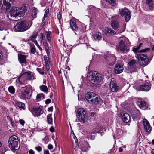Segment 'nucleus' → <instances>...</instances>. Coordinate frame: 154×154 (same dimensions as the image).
Wrapping results in <instances>:
<instances>
[{
    "instance_id": "nucleus-1",
    "label": "nucleus",
    "mask_w": 154,
    "mask_h": 154,
    "mask_svg": "<svg viewBox=\"0 0 154 154\" xmlns=\"http://www.w3.org/2000/svg\"><path fill=\"white\" fill-rule=\"evenodd\" d=\"M35 77V75L33 73L30 72H26L19 77L16 81L19 84L25 85L27 83L28 80H33Z\"/></svg>"
},
{
    "instance_id": "nucleus-2",
    "label": "nucleus",
    "mask_w": 154,
    "mask_h": 154,
    "mask_svg": "<svg viewBox=\"0 0 154 154\" xmlns=\"http://www.w3.org/2000/svg\"><path fill=\"white\" fill-rule=\"evenodd\" d=\"M85 98L88 102L95 104H101L103 102L101 98L97 96L96 94L92 92H88L86 95Z\"/></svg>"
},
{
    "instance_id": "nucleus-3",
    "label": "nucleus",
    "mask_w": 154,
    "mask_h": 154,
    "mask_svg": "<svg viewBox=\"0 0 154 154\" xmlns=\"http://www.w3.org/2000/svg\"><path fill=\"white\" fill-rule=\"evenodd\" d=\"M103 78V76L101 74L96 71H94L90 73L88 79L92 84H96L101 81Z\"/></svg>"
},
{
    "instance_id": "nucleus-4",
    "label": "nucleus",
    "mask_w": 154,
    "mask_h": 154,
    "mask_svg": "<svg viewBox=\"0 0 154 154\" xmlns=\"http://www.w3.org/2000/svg\"><path fill=\"white\" fill-rule=\"evenodd\" d=\"M30 27L26 21H20L15 26L14 29L16 32H24L28 29Z\"/></svg>"
},
{
    "instance_id": "nucleus-5",
    "label": "nucleus",
    "mask_w": 154,
    "mask_h": 154,
    "mask_svg": "<svg viewBox=\"0 0 154 154\" xmlns=\"http://www.w3.org/2000/svg\"><path fill=\"white\" fill-rule=\"evenodd\" d=\"M18 141V137L15 135L9 138V146L12 150H16L19 149Z\"/></svg>"
},
{
    "instance_id": "nucleus-6",
    "label": "nucleus",
    "mask_w": 154,
    "mask_h": 154,
    "mask_svg": "<svg viewBox=\"0 0 154 154\" xmlns=\"http://www.w3.org/2000/svg\"><path fill=\"white\" fill-rule=\"evenodd\" d=\"M120 42L119 45L118 47V50L122 53H126L129 51V49L126 46V41L128 40V39L125 38H119Z\"/></svg>"
},
{
    "instance_id": "nucleus-7",
    "label": "nucleus",
    "mask_w": 154,
    "mask_h": 154,
    "mask_svg": "<svg viewBox=\"0 0 154 154\" xmlns=\"http://www.w3.org/2000/svg\"><path fill=\"white\" fill-rule=\"evenodd\" d=\"M86 112L84 109L81 108L77 111L76 116L78 121L80 122L84 123L87 117Z\"/></svg>"
},
{
    "instance_id": "nucleus-8",
    "label": "nucleus",
    "mask_w": 154,
    "mask_h": 154,
    "mask_svg": "<svg viewBox=\"0 0 154 154\" xmlns=\"http://www.w3.org/2000/svg\"><path fill=\"white\" fill-rule=\"evenodd\" d=\"M104 57L107 63L109 65H113L116 63V59L114 54L108 53L104 55Z\"/></svg>"
},
{
    "instance_id": "nucleus-9",
    "label": "nucleus",
    "mask_w": 154,
    "mask_h": 154,
    "mask_svg": "<svg viewBox=\"0 0 154 154\" xmlns=\"http://www.w3.org/2000/svg\"><path fill=\"white\" fill-rule=\"evenodd\" d=\"M88 9L89 10L90 15L89 16L93 19H96L100 16L99 13L100 9L96 8L92 6H88Z\"/></svg>"
},
{
    "instance_id": "nucleus-10",
    "label": "nucleus",
    "mask_w": 154,
    "mask_h": 154,
    "mask_svg": "<svg viewBox=\"0 0 154 154\" xmlns=\"http://www.w3.org/2000/svg\"><path fill=\"white\" fill-rule=\"evenodd\" d=\"M137 58L138 60L140 65L141 66H146L149 63L148 57L144 54H141L137 55Z\"/></svg>"
},
{
    "instance_id": "nucleus-11",
    "label": "nucleus",
    "mask_w": 154,
    "mask_h": 154,
    "mask_svg": "<svg viewBox=\"0 0 154 154\" xmlns=\"http://www.w3.org/2000/svg\"><path fill=\"white\" fill-rule=\"evenodd\" d=\"M119 13L121 16L125 18L126 22H128L130 20L131 14L128 9L126 8L120 9Z\"/></svg>"
},
{
    "instance_id": "nucleus-12",
    "label": "nucleus",
    "mask_w": 154,
    "mask_h": 154,
    "mask_svg": "<svg viewBox=\"0 0 154 154\" xmlns=\"http://www.w3.org/2000/svg\"><path fill=\"white\" fill-rule=\"evenodd\" d=\"M29 8V5L27 4H24L21 8H17L18 16L19 17L24 16Z\"/></svg>"
},
{
    "instance_id": "nucleus-13",
    "label": "nucleus",
    "mask_w": 154,
    "mask_h": 154,
    "mask_svg": "<svg viewBox=\"0 0 154 154\" xmlns=\"http://www.w3.org/2000/svg\"><path fill=\"white\" fill-rule=\"evenodd\" d=\"M10 0H0V9L4 10L9 9L11 6Z\"/></svg>"
},
{
    "instance_id": "nucleus-14",
    "label": "nucleus",
    "mask_w": 154,
    "mask_h": 154,
    "mask_svg": "<svg viewBox=\"0 0 154 154\" xmlns=\"http://www.w3.org/2000/svg\"><path fill=\"white\" fill-rule=\"evenodd\" d=\"M17 16H18V14L17 8L16 7L13 8L7 15L8 18L10 20H12L11 18H14Z\"/></svg>"
},
{
    "instance_id": "nucleus-15",
    "label": "nucleus",
    "mask_w": 154,
    "mask_h": 154,
    "mask_svg": "<svg viewBox=\"0 0 154 154\" xmlns=\"http://www.w3.org/2000/svg\"><path fill=\"white\" fill-rule=\"evenodd\" d=\"M30 111L33 115L35 116H39L43 112V111L40 107H33L31 108Z\"/></svg>"
},
{
    "instance_id": "nucleus-16",
    "label": "nucleus",
    "mask_w": 154,
    "mask_h": 154,
    "mask_svg": "<svg viewBox=\"0 0 154 154\" xmlns=\"http://www.w3.org/2000/svg\"><path fill=\"white\" fill-rule=\"evenodd\" d=\"M110 87L111 91L113 92H116L118 91L119 87L117 86L116 83L115 79L114 78L111 79L110 82Z\"/></svg>"
},
{
    "instance_id": "nucleus-17",
    "label": "nucleus",
    "mask_w": 154,
    "mask_h": 154,
    "mask_svg": "<svg viewBox=\"0 0 154 154\" xmlns=\"http://www.w3.org/2000/svg\"><path fill=\"white\" fill-rule=\"evenodd\" d=\"M151 88V84L149 82H147L143 84L140 86V91H148Z\"/></svg>"
},
{
    "instance_id": "nucleus-18",
    "label": "nucleus",
    "mask_w": 154,
    "mask_h": 154,
    "mask_svg": "<svg viewBox=\"0 0 154 154\" xmlns=\"http://www.w3.org/2000/svg\"><path fill=\"white\" fill-rule=\"evenodd\" d=\"M21 97L25 99H29L31 96L30 90L26 88L23 89L21 93Z\"/></svg>"
},
{
    "instance_id": "nucleus-19",
    "label": "nucleus",
    "mask_w": 154,
    "mask_h": 154,
    "mask_svg": "<svg viewBox=\"0 0 154 154\" xmlns=\"http://www.w3.org/2000/svg\"><path fill=\"white\" fill-rule=\"evenodd\" d=\"M143 123L145 131L146 132H149L151 131V128L148 121L146 119H144L143 120Z\"/></svg>"
},
{
    "instance_id": "nucleus-20",
    "label": "nucleus",
    "mask_w": 154,
    "mask_h": 154,
    "mask_svg": "<svg viewBox=\"0 0 154 154\" xmlns=\"http://www.w3.org/2000/svg\"><path fill=\"white\" fill-rule=\"evenodd\" d=\"M122 116V121L125 123H128L129 122L130 119V117L127 113L122 112L121 113Z\"/></svg>"
},
{
    "instance_id": "nucleus-21",
    "label": "nucleus",
    "mask_w": 154,
    "mask_h": 154,
    "mask_svg": "<svg viewBox=\"0 0 154 154\" xmlns=\"http://www.w3.org/2000/svg\"><path fill=\"white\" fill-rule=\"evenodd\" d=\"M137 104L139 107L142 109L145 110L147 108V104L145 101H138L137 102Z\"/></svg>"
},
{
    "instance_id": "nucleus-22",
    "label": "nucleus",
    "mask_w": 154,
    "mask_h": 154,
    "mask_svg": "<svg viewBox=\"0 0 154 154\" xmlns=\"http://www.w3.org/2000/svg\"><path fill=\"white\" fill-rule=\"evenodd\" d=\"M123 70V67L119 64H116L114 69L115 72L116 74H120L122 73Z\"/></svg>"
},
{
    "instance_id": "nucleus-23",
    "label": "nucleus",
    "mask_w": 154,
    "mask_h": 154,
    "mask_svg": "<svg viewBox=\"0 0 154 154\" xmlns=\"http://www.w3.org/2000/svg\"><path fill=\"white\" fill-rule=\"evenodd\" d=\"M104 32L108 35H113L116 34V33L115 31L112 30L111 28H108L106 27L104 28L103 30Z\"/></svg>"
},
{
    "instance_id": "nucleus-24",
    "label": "nucleus",
    "mask_w": 154,
    "mask_h": 154,
    "mask_svg": "<svg viewBox=\"0 0 154 154\" xmlns=\"http://www.w3.org/2000/svg\"><path fill=\"white\" fill-rule=\"evenodd\" d=\"M9 23H6L3 21H0V30L2 31L5 29L6 30L7 28H8L9 26Z\"/></svg>"
},
{
    "instance_id": "nucleus-25",
    "label": "nucleus",
    "mask_w": 154,
    "mask_h": 154,
    "mask_svg": "<svg viewBox=\"0 0 154 154\" xmlns=\"http://www.w3.org/2000/svg\"><path fill=\"white\" fill-rule=\"evenodd\" d=\"M139 47H138L137 48H134L133 50V51L135 53H138L140 52H145L148 51L150 49L148 48H146L143 49L139 50Z\"/></svg>"
},
{
    "instance_id": "nucleus-26",
    "label": "nucleus",
    "mask_w": 154,
    "mask_h": 154,
    "mask_svg": "<svg viewBox=\"0 0 154 154\" xmlns=\"http://www.w3.org/2000/svg\"><path fill=\"white\" fill-rule=\"evenodd\" d=\"M136 61L134 59L131 60L128 63L129 68L131 69H135L136 67Z\"/></svg>"
},
{
    "instance_id": "nucleus-27",
    "label": "nucleus",
    "mask_w": 154,
    "mask_h": 154,
    "mask_svg": "<svg viewBox=\"0 0 154 154\" xmlns=\"http://www.w3.org/2000/svg\"><path fill=\"white\" fill-rule=\"evenodd\" d=\"M111 23L112 27L115 29H116L119 27V23L117 20H113Z\"/></svg>"
},
{
    "instance_id": "nucleus-28",
    "label": "nucleus",
    "mask_w": 154,
    "mask_h": 154,
    "mask_svg": "<svg viewBox=\"0 0 154 154\" xmlns=\"http://www.w3.org/2000/svg\"><path fill=\"white\" fill-rule=\"evenodd\" d=\"M93 37L95 40H100L102 39V35L101 33L98 32L94 34Z\"/></svg>"
},
{
    "instance_id": "nucleus-29",
    "label": "nucleus",
    "mask_w": 154,
    "mask_h": 154,
    "mask_svg": "<svg viewBox=\"0 0 154 154\" xmlns=\"http://www.w3.org/2000/svg\"><path fill=\"white\" fill-rule=\"evenodd\" d=\"M18 58L20 63H26V57L25 55H22L21 54H18Z\"/></svg>"
},
{
    "instance_id": "nucleus-30",
    "label": "nucleus",
    "mask_w": 154,
    "mask_h": 154,
    "mask_svg": "<svg viewBox=\"0 0 154 154\" xmlns=\"http://www.w3.org/2000/svg\"><path fill=\"white\" fill-rule=\"evenodd\" d=\"M41 45L43 46L45 49L47 53L48 54V51L49 50V47L48 43L46 41H44L43 42H41Z\"/></svg>"
},
{
    "instance_id": "nucleus-31",
    "label": "nucleus",
    "mask_w": 154,
    "mask_h": 154,
    "mask_svg": "<svg viewBox=\"0 0 154 154\" xmlns=\"http://www.w3.org/2000/svg\"><path fill=\"white\" fill-rule=\"evenodd\" d=\"M15 105L16 106L19 108L24 110L25 109V104L23 103L20 102H17L15 103Z\"/></svg>"
},
{
    "instance_id": "nucleus-32",
    "label": "nucleus",
    "mask_w": 154,
    "mask_h": 154,
    "mask_svg": "<svg viewBox=\"0 0 154 154\" xmlns=\"http://www.w3.org/2000/svg\"><path fill=\"white\" fill-rule=\"evenodd\" d=\"M38 12V11L37 8H33L32 12V16L33 18H35L36 17V15Z\"/></svg>"
},
{
    "instance_id": "nucleus-33",
    "label": "nucleus",
    "mask_w": 154,
    "mask_h": 154,
    "mask_svg": "<svg viewBox=\"0 0 154 154\" xmlns=\"http://www.w3.org/2000/svg\"><path fill=\"white\" fill-rule=\"evenodd\" d=\"M51 114H49L47 116V120L48 123L52 124L53 123V119L51 117Z\"/></svg>"
},
{
    "instance_id": "nucleus-34",
    "label": "nucleus",
    "mask_w": 154,
    "mask_h": 154,
    "mask_svg": "<svg viewBox=\"0 0 154 154\" xmlns=\"http://www.w3.org/2000/svg\"><path fill=\"white\" fill-rule=\"evenodd\" d=\"M147 4L148 5L150 9H152L154 7V5L152 4V0H146Z\"/></svg>"
},
{
    "instance_id": "nucleus-35",
    "label": "nucleus",
    "mask_w": 154,
    "mask_h": 154,
    "mask_svg": "<svg viewBox=\"0 0 154 154\" xmlns=\"http://www.w3.org/2000/svg\"><path fill=\"white\" fill-rule=\"evenodd\" d=\"M72 137H73V138L74 139V140L75 141L76 146L74 148V149L75 150H76L77 149L78 146H79L78 143V140H77V139L76 136L74 135V134L72 135Z\"/></svg>"
},
{
    "instance_id": "nucleus-36",
    "label": "nucleus",
    "mask_w": 154,
    "mask_h": 154,
    "mask_svg": "<svg viewBox=\"0 0 154 154\" xmlns=\"http://www.w3.org/2000/svg\"><path fill=\"white\" fill-rule=\"evenodd\" d=\"M102 127V126L100 125H98L95 128V130L92 133H95L98 132H99L101 131V128Z\"/></svg>"
},
{
    "instance_id": "nucleus-37",
    "label": "nucleus",
    "mask_w": 154,
    "mask_h": 154,
    "mask_svg": "<svg viewBox=\"0 0 154 154\" xmlns=\"http://www.w3.org/2000/svg\"><path fill=\"white\" fill-rule=\"evenodd\" d=\"M41 90L45 92H46L48 91V88L47 86L45 85H42L40 87Z\"/></svg>"
},
{
    "instance_id": "nucleus-38",
    "label": "nucleus",
    "mask_w": 154,
    "mask_h": 154,
    "mask_svg": "<svg viewBox=\"0 0 154 154\" xmlns=\"http://www.w3.org/2000/svg\"><path fill=\"white\" fill-rule=\"evenodd\" d=\"M77 20L74 18H72L70 20V26H73V25L76 23Z\"/></svg>"
},
{
    "instance_id": "nucleus-39",
    "label": "nucleus",
    "mask_w": 154,
    "mask_h": 154,
    "mask_svg": "<svg viewBox=\"0 0 154 154\" xmlns=\"http://www.w3.org/2000/svg\"><path fill=\"white\" fill-rule=\"evenodd\" d=\"M9 92L12 94H14L15 92V89L13 86H10L8 88Z\"/></svg>"
},
{
    "instance_id": "nucleus-40",
    "label": "nucleus",
    "mask_w": 154,
    "mask_h": 154,
    "mask_svg": "<svg viewBox=\"0 0 154 154\" xmlns=\"http://www.w3.org/2000/svg\"><path fill=\"white\" fill-rule=\"evenodd\" d=\"M30 52L32 54H35L36 50L33 45L30 44Z\"/></svg>"
},
{
    "instance_id": "nucleus-41",
    "label": "nucleus",
    "mask_w": 154,
    "mask_h": 154,
    "mask_svg": "<svg viewBox=\"0 0 154 154\" xmlns=\"http://www.w3.org/2000/svg\"><path fill=\"white\" fill-rule=\"evenodd\" d=\"M105 1L112 6L116 5L115 0H105Z\"/></svg>"
},
{
    "instance_id": "nucleus-42",
    "label": "nucleus",
    "mask_w": 154,
    "mask_h": 154,
    "mask_svg": "<svg viewBox=\"0 0 154 154\" xmlns=\"http://www.w3.org/2000/svg\"><path fill=\"white\" fill-rule=\"evenodd\" d=\"M72 30L73 31H77L78 30V28L76 24L73 25V26H70Z\"/></svg>"
},
{
    "instance_id": "nucleus-43",
    "label": "nucleus",
    "mask_w": 154,
    "mask_h": 154,
    "mask_svg": "<svg viewBox=\"0 0 154 154\" xmlns=\"http://www.w3.org/2000/svg\"><path fill=\"white\" fill-rule=\"evenodd\" d=\"M49 140V138L48 136H45L43 139V141L45 144H47Z\"/></svg>"
},
{
    "instance_id": "nucleus-44",
    "label": "nucleus",
    "mask_w": 154,
    "mask_h": 154,
    "mask_svg": "<svg viewBox=\"0 0 154 154\" xmlns=\"http://www.w3.org/2000/svg\"><path fill=\"white\" fill-rule=\"evenodd\" d=\"M88 147L84 146L82 148V150L84 152H85L89 150L91 148V146L89 145V144H88Z\"/></svg>"
},
{
    "instance_id": "nucleus-45",
    "label": "nucleus",
    "mask_w": 154,
    "mask_h": 154,
    "mask_svg": "<svg viewBox=\"0 0 154 154\" xmlns=\"http://www.w3.org/2000/svg\"><path fill=\"white\" fill-rule=\"evenodd\" d=\"M51 32H48L46 33V38L48 41H50L51 40Z\"/></svg>"
},
{
    "instance_id": "nucleus-46",
    "label": "nucleus",
    "mask_w": 154,
    "mask_h": 154,
    "mask_svg": "<svg viewBox=\"0 0 154 154\" xmlns=\"http://www.w3.org/2000/svg\"><path fill=\"white\" fill-rule=\"evenodd\" d=\"M40 35V38L41 39V42H43L44 41H46L45 37L44 36L43 34L42 33H41Z\"/></svg>"
},
{
    "instance_id": "nucleus-47",
    "label": "nucleus",
    "mask_w": 154,
    "mask_h": 154,
    "mask_svg": "<svg viewBox=\"0 0 154 154\" xmlns=\"http://www.w3.org/2000/svg\"><path fill=\"white\" fill-rule=\"evenodd\" d=\"M7 117L8 119L9 120L10 122L11 123L12 126H14L15 124H14L13 121L12 120V119L9 116H8Z\"/></svg>"
},
{
    "instance_id": "nucleus-48",
    "label": "nucleus",
    "mask_w": 154,
    "mask_h": 154,
    "mask_svg": "<svg viewBox=\"0 0 154 154\" xmlns=\"http://www.w3.org/2000/svg\"><path fill=\"white\" fill-rule=\"evenodd\" d=\"M137 114H133V117H134L135 118H137L139 116H140V112L139 110H137L136 111Z\"/></svg>"
},
{
    "instance_id": "nucleus-49",
    "label": "nucleus",
    "mask_w": 154,
    "mask_h": 154,
    "mask_svg": "<svg viewBox=\"0 0 154 154\" xmlns=\"http://www.w3.org/2000/svg\"><path fill=\"white\" fill-rule=\"evenodd\" d=\"M49 13V10L47 9L45 11L44 15V18L45 19L46 17H47Z\"/></svg>"
},
{
    "instance_id": "nucleus-50",
    "label": "nucleus",
    "mask_w": 154,
    "mask_h": 154,
    "mask_svg": "<svg viewBox=\"0 0 154 154\" xmlns=\"http://www.w3.org/2000/svg\"><path fill=\"white\" fill-rule=\"evenodd\" d=\"M43 97V94H38L36 96L37 99H41L42 97Z\"/></svg>"
},
{
    "instance_id": "nucleus-51",
    "label": "nucleus",
    "mask_w": 154,
    "mask_h": 154,
    "mask_svg": "<svg viewBox=\"0 0 154 154\" xmlns=\"http://www.w3.org/2000/svg\"><path fill=\"white\" fill-rule=\"evenodd\" d=\"M37 70L41 74L43 75L44 74V72L42 69L40 68H37Z\"/></svg>"
},
{
    "instance_id": "nucleus-52",
    "label": "nucleus",
    "mask_w": 154,
    "mask_h": 154,
    "mask_svg": "<svg viewBox=\"0 0 154 154\" xmlns=\"http://www.w3.org/2000/svg\"><path fill=\"white\" fill-rule=\"evenodd\" d=\"M35 148L38 152H40L42 149V147L40 146L36 147H35Z\"/></svg>"
},
{
    "instance_id": "nucleus-53",
    "label": "nucleus",
    "mask_w": 154,
    "mask_h": 154,
    "mask_svg": "<svg viewBox=\"0 0 154 154\" xmlns=\"http://www.w3.org/2000/svg\"><path fill=\"white\" fill-rule=\"evenodd\" d=\"M57 17L59 20H60L61 18V15L60 12H59L57 14Z\"/></svg>"
},
{
    "instance_id": "nucleus-54",
    "label": "nucleus",
    "mask_w": 154,
    "mask_h": 154,
    "mask_svg": "<svg viewBox=\"0 0 154 154\" xmlns=\"http://www.w3.org/2000/svg\"><path fill=\"white\" fill-rule=\"evenodd\" d=\"M82 38V37H81V38H79V42L81 43V44H83L85 42L84 41L85 39L84 38H83L82 39H81Z\"/></svg>"
},
{
    "instance_id": "nucleus-55",
    "label": "nucleus",
    "mask_w": 154,
    "mask_h": 154,
    "mask_svg": "<svg viewBox=\"0 0 154 154\" xmlns=\"http://www.w3.org/2000/svg\"><path fill=\"white\" fill-rule=\"evenodd\" d=\"M45 103L48 104L51 102V100L50 99H47L45 101Z\"/></svg>"
},
{
    "instance_id": "nucleus-56",
    "label": "nucleus",
    "mask_w": 154,
    "mask_h": 154,
    "mask_svg": "<svg viewBox=\"0 0 154 154\" xmlns=\"http://www.w3.org/2000/svg\"><path fill=\"white\" fill-rule=\"evenodd\" d=\"M20 123L21 125H23L25 123V122L23 120L20 119Z\"/></svg>"
},
{
    "instance_id": "nucleus-57",
    "label": "nucleus",
    "mask_w": 154,
    "mask_h": 154,
    "mask_svg": "<svg viewBox=\"0 0 154 154\" xmlns=\"http://www.w3.org/2000/svg\"><path fill=\"white\" fill-rule=\"evenodd\" d=\"M48 148L49 149H52L53 148V146L51 144H49L48 146Z\"/></svg>"
},
{
    "instance_id": "nucleus-58",
    "label": "nucleus",
    "mask_w": 154,
    "mask_h": 154,
    "mask_svg": "<svg viewBox=\"0 0 154 154\" xmlns=\"http://www.w3.org/2000/svg\"><path fill=\"white\" fill-rule=\"evenodd\" d=\"M37 36V34L36 33V34H33L32 35V38L35 39L36 38Z\"/></svg>"
},
{
    "instance_id": "nucleus-59",
    "label": "nucleus",
    "mask_w": 154,
    "mask_h": 154,
    "mask_svg": "<svg viewBox=\"0 0 154 154\" xmlns=\"http://www.w3.org/2000/svg\"><path fill=\"white\" fill-rule=\"evenodd\" d=\"M29 154H35L34 152L32 149H30L29 151Z\"/></svg>"
},
{
    "instance_id": "nucleus-60",
    "label": "nucleus",
    "mask_w": 154,
    "mask_h": 154,
    "mask_svg": "<svg viewBox=\"0 0 154 154\" xmlns=\"http://www.w3.org/2000/svg\"><path fill=\"white\" fill-rule=\"evenodd\" d=\"M54 128L53 126H51L50 128V130L51 132H53L54 131Z\"/></svg>"
},
{
    "instance_id": "nucleus-61",
    "label": "nucleus",
    "mask_w": 154,
    "mask_h": 154,
    "mask_svg": "<svg viewBox=\"0 0 154 154\" xmlns=\"http://www.w3.org/2000/svg\"><path fill=\"white\" fill-rule=\"evenodd\" d=\"M44 154H50L49 153V151L47 150H44Z\"/></svg>"
},
{
    "instance_id": "nucleus-62",
    "label": "nucleus",
    "mask_w": 154,
    "mask_h": 154,
    "mask_svg": "<svg viewBox=\"0 0 154 154\" xmlns=\"http://www.w3.org/2000/svg\"><path fill=\"white\" fill-rule=\"evenodd\" d=\"M53 110V107L52 106H51L50 107H49L48 108V111H52Z\"/></svg>"
},
{
    "instance_id": "nucleus-63",
    "label": "nucleus",
    "mask_w": 154,
    "mask_h": 154,
    "mask_svg": "<svg viewBox=\"0 0 154 154\" xmlns=\"http://www.w3.org/2000/svg\"><path fill=\"white\" fill-rule=\"evenodd\" d=\"M46 68L47 69L48 71L50 69V67L49 66V65L48 64H46Z\"/></svg>"
},
{
    "instance_id": "nucleus-64",
    "label": "nucleus",
    "mask_w": 154,
    "mask_h": 154,
    "mask_svg": "<svg viewBox=\"0 0 154 154\" xmlns=\"http://www.w3.org/2000/svg\"><path fill=\"white\" fill-rule=\"evenodd\" d=\"M3 55L2 53V51L0 50V60H1L3 57Z\"/></svg>"
}]
</instances>
